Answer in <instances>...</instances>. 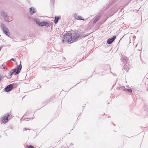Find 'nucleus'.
<instances>
[{
  "instance_id": "4",
  "label": "nucleus",
  "mask_w": 148,
  "mask_h": 148,
  "mask_svg": "<svg viewBox=\"0 0 148 148\" xmlns=\"http://www.w3.org/2000/svg\"><path fill=\"white\" fill-rule=\"evenodd\" d=\"M3 32L5 34L8 36H9L10 35V34L8 29L5 27H3Z\"/></svg>"
},
{
  "instance_id": "5",
  "label": "nucleus",
  "mask_w": 148,
  "mask_h": 148,
  "mask_svg": "<svg viewBox=\"0 0 148 148\" xmlns=\"http://www.w3.org/2000/svg\"><path fill=\"white\" fill-rule=\"evenodd\" d=\"M44 25L47 27H49V23L47 22H42L41 23H40L39 24V26H43Z\"/></svg>"
},
{
  "instance_id": "9",
  "label": "nucleus",
  "mask_w": 148,
  "mask_h": 148,
  "mask_svg": "<svg viewBox=\"0 0 148 148\" xmlns=\"http://www.w3.org/2000/svg\"><path fill=\"white\" fill-rule=\"evenodd\" d=\"M60 18V16H56L55 17V19L54 20V22L56 24L58 23L59 19Z\"/></svg>"
},
{
  "instance_id": "1",
  "label": "nucleus",
  "mask_w": 148,
  "mask_h": 148,
  "mask_svg": "<svg viewBox=\"0 0 148 148\" xmlns=\"http://www.w3.org/2000/svg\"><path fill=\"white\" fill-rule=\"evenodd\" d=\"M78 36L79 35L75 32L72 34L66 33L63 36V42L70 44L75 41Z\"/></svg>"
},
{
  "instance_id": "3",
  "label": "nucleus",
  "mask_w": 148,
  "mask_h": 148,
  "mask_svg": "<svg viewBox=\"0 0 148 148\" xmlns=\"http://www.w3.org/2000/svg\"><path fill=\"white\" fill-rule=\"evenodd\" d=\"M21 68V62L20 61V63L19 66L16 69H15L14 71H16V74H18L19 73Z\"/></svg>"
},
{
  "instance_id": "10",
  "label": "nucleus",
  "mask_w": 148,
  "mask_h": 148,
  "mask_svg": "<svg viewBox=\"0 0 148 148\" xmlns=\"http://www.w3.org/2000/svg\"><path fill=\"white\" fill-rule=\"evenodd\" d=\"M75 18L78 20H84V18H82L80 16L78 15V16H75Z\"/></svg>"
},
{
  "instance_id": "8",
  "label": "nucleus",
  "mask_w": 148,
  "mask_h": 148,
  "mask_svg": "<svg viewBox=\"0 0 148 148\" xmlns=\"http://www.w3.org/2000/svg\"><path fill=\"white\" fill-rule=\"evenodd\" d=\"M29 12L31 14H33V13L36 12V11L33 8H29Z\"/></svg>"
},
{
  "instance_id": "16",
  "label": "nucleus",
  "mask_w": 148,
  "mask_h": 148,
  "mask_svg": "<svg viewBox=\"0 0 148 148\" xmlns=\"http://www.w3.org/2000/svg\"><path fill=\"white\" fill-rule=\"evenodd\" d=\"M27 148H34V147L32 145H29L27 147Z\"/></svg>"
},
{
  "instance_id": "2",
  "label": "nucleus",
  "mask_w": 148,
  "mask_h": 148,
  "mask_svg": "<svg viewBox=\"0 0 148 148\" xmlns=\"http://www.w3.org/2000/svg\"><path fill=\"white\" fill-rule=\"evenodd\" d=\"M9 116V114H7L6 115L2 117L1 119V121L4 123L8 122V117Z\"/></svg>"
},
{
  "instance_id": "15",
  "label": "nucleus",
  "mask_w": 148,
  "mask_h": 148,
  "mask_svg": "<svg viewBox=\"0 0 148 148\" xmlns=\"http://www.w3.org/2000/svg\"><path fill=\"white\" fill-rule=\"evenodd\" d=\"M126 91L130 93L132 92V90L130 89H127Z\"/></svg>"
},
{
  "instance_id": "7",
  "label": "nucleus",
  "mask_w": 148,
  "mask_h": 148,
  "mask_svg": "<svg viewBox=\"0 0 148 148\" xmlns=\"http://www.w3.org/2000/svg\"><path fill=\"white\" fill-rule=\"evenodd\" d=\"M116 38V36H114L112 38L109 39H108L107 41V43L108 44H111L112 42H113L114 41Z\"/></svg>"
},
{
  "instance_id": "17",
  "label": "nucleus",
  "mask_w": 148,
  "mask_h": 148,
  "mask_svg": "<svg viewBox=\"0 0 148 148\" xmlns=\"http://www.w3.org/2000/svg\"><path fill=\"white\" fill-rule=\"evenodd\" d=\"M10 60H12L14 61H15V60L14 58H12Z\"/></svg>"
},
{
  "instance_id": "6",
  "label": "nucleus",
  "mask_w": 148,
  "mask_h": 148,
  "mask_svg": "<svg viewBox=\"0 0 148 148\" xmlns=\"http://www.w3.org/2000/svg\"><path fill=\"white\" fill-rule=\"evenodd\" d=\"M13 88V86L12 84H10L5 88V90L6 92H9L12 90Z\"/></svg>"
},
{
  "instance_id": "18",
  "label": "nucleus",
  "mask_w": 148,
  "mask_h": 148,
  "mask_svg": "<svg viewBox=\"0 0 148 148\" xmlns=\"http://www.w3.org/2000/svg\"><path fill=\"white\" fill-rule=\"evenodd\" d=\"M1 76L0 75V81L1 80Z\"/></svg>"
},
{
  "instance_id": "13",
  "label": "nucleus",
  "mask_w": 148,
  "mask_h": 148,
  "mask_svg": "<svg viewBox=\"0 0 148 148\" xmlns=\"http://www.w3.org/2000/svg\"><path fill=\"white\" fill-rule=\"evenodd\" d=\"M99 17H96L94 20V21H93V23H96L99 20Z\"/></svg>"
},
{
  "instance_id": "12",
  "label": "nucleus",
  "mask_w": 148,
  "mask_h": 148,
  "mask_svg": "<svg viewBox=\"0 0 148 148\" xmlns=\"http://www.w3.org/2000/svg\"><path fill=\"white\" fill-rule=\"evenodd\" d=\"M12 73L11 72H9L7 75L6 76L8 77V78H10L11 77L12 75Z\"/></svg>"
},
{
  "instance_id": "14",
  "label": "nucleus",
  "mask_w": 148,
  "mask_h": 148,
  "mask_svg": "<svg viewBox=\"0 0 148 148\" xmlns=\"http://www.w3.org/2000/svg\"><path fill=\"white\" fill-rule=\"evenodd\" d=\"M35 21L36 23L39 26V24L40 23V22H39V21L37 19H35Z\"/></svg>"
},
{
  "instance_id": "11",
  "label": "nucleus",
  "mask_w": 148,
  "mask_h": 148,
  "mask_svg": "<svg viewBox=\"0 0 148 148\" xmlns=\"http://www.w3.org/2000/svg\"><path fill=\"white\" fill-rule=\"evenodd\" d=\"M1 15L4 17L5 19L6 20H7V19L6 18V17L7 16V14L5 12H2Z\"/></svg>"
}]
</instances>
